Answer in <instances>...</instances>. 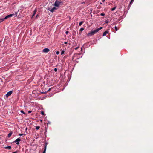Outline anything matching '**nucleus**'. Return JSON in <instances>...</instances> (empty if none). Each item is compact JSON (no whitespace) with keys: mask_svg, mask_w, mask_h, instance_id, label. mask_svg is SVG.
I'll return each mask as SVG.
<instances>
[{"mask_svg":"<svg viewBox=\"0 0 153 153\" xmlns=\"http://www.w3.org/2000/svg\"><path fill=\"white\" fill-rule=\"evenodd\" d=\"M12 132H10L8 135L7 137L8 138L10 137V136H11V135H12Z\"/></svg>","mask_w":153,"mask_h":153,"instance_id":"obj_12","label":"nucleus"},{"mask_svg":"<svg viewBox=\"0 0 153 153\" xmlns=\"http://www.w3.org/2000/svg\"><path fill=\"white\" fill-rule=\"evenodd\" d=\"M64 50L62 51L61 52V55H62L64 53Z\"/></svg>","mask_w":153,"mask_h":153,"instance_id":"obj_22","label":"nucleus"},{"mask_svg":"<svg viewBox=\"0 0 153 153\" xmlns=\"http://www.w3.org/2000/svg\"><path fill=\"white\" fill-rule=\"evenodd\" d=\"M20 112L21 113H23L24 114H25V113L23 110H21Z\"/></svg>","mask_w":153,"mask_h":153,"instance_id":"obj_19","label":"nucleus"},{"mask_svg":"<svg viewBox=\"0 0 153 153\" xmlns=\"http://www.w3.org/2000/svg\"><path fill=\"white\" fill-rule=\"evenodd\" d=\"M59 2L56 1H55L53 5L55 7H58L59 5Z\"/></svg>","mask_w":153,"mask_h":153,"instance_id":"obj_6","label":"nucleus"},{"mask_svg":"<svg viewBox=\"0 0 153 153\" xmlns=\"http://www.w3.org/2000/svg\"><path fill=\"white\" fill-rule=\"evenodd\" d=\"M110 22V21L109 20V19H107L105 21V22L106 23L108 24V23L109 22Z\"/></svg>","mask_w":153,"mask_h":153,"instance_id":"obj_17","label":"nucleus"},{"mask_svg":"<svg viewBox=\"0 0 153 153\" xmlns=\"http://www.w3.org/2000/svg\"><path fill=\"white\" fill-rule=\"evenodd\" d=\"M31 112H32V111H28V113H31Z\"/></svg>","mask_w":153,"mask_h":153,"instance_id":"obj_32","label":"nucleus"},{"mask_svg":"<svg viewBox=\"0 0 153 153\" xmlns=\"http://www.w3.org/2000/svg\"><path fill=\"white\" fill-rule=\"evenodd\" d=\"M11 147L10 146H8L7 147H4V148L5 149H10L11 148Z\"/></svg>","mask_w":153,"mask_h":153,"instance_id":"obj_13","label":"nucleus"},{"mask_svg":"<svg viewBox=\"0 0 153 153\" xmlns=\"http://www.w3.org/2000/svg\"><path fill=\"white\" fill-rule=\"evenodd\" d=\"M116 7H114L113 8H111V10L112 11H113L114 10L116 9Z\"/></svg>","mask_w":153,"mask_h":153,"instance_id":"obj_15","label":"nucleus"},{"mask_svg":"<svg viewBox=\"0 0 153 153\" xmlns=\"http://www.w3.org/2000/svg\"><path fill=\"white\" fill-rule=\"evenodd\" d=\"M27 127H26V128L25 130H27Z\"/></svg>","mask_w":153,"mask_h":153,"instance_id":"obj_38","label":"nucleus"},{"mask_svg":"<svg viewBox=\"0 0 153 153\" xmlns=\"http://www.w3.org/2000/svg\"><path fill=\"white\" fill-rule=\"evenodd\" d=\"M84 21H81L79 23V26H81L82 24L83 23Z\"/></svg>","mask_w":153,"mask_h":153,"instance_id":"obj_16","label":"nucleus"},{"mask_svg":"<svg viewBox=\"0 0 153 153\" xmlns=\"http://www.w3.org/2000/svg\"><path fill=\"white\" fill-rule=\"evenodd\" d=\"M79 48V47H76L75 48V50H77V49H78Z\"/></svg>","mask_w":153,"mask_h":153,"instance_id":"obj_27","label":"nucleus"},{"mask_svg":"<svg viewBox=\"0 0 153 153\" xmlns=\"http://www.w3.org/2000/svg\"><path fill=\"white\" fill-rule=\"evenodd\" d=\"M105 0H102V2H104L105 1Z\"/></svg>","mask_w":153,"mask_h":153,"instance_id":"obj_33","label":"nucleus"},{"mask_svg":"<svg viewBox=\"0 0 153 153\" xmlns=\"http://www.w3.org/2000/svg\"><path fill=\"white\" fill-rule=\"evenodd\" d=\"M84 30V28H81L80 30H79L80 31L82 32V31L83 30Z\"/></svg>","mask_w":153,"mask_h":153,"instance_id":"obj_20","label":"nucleus"},{"mask_svg":"<svg viewBox=\"0 0 153 153\" xmlns=\"http://www.w3.org/2000/svg\"><path fill=\"white\" fill-rule=\"evenodd\" d=\"M38 15H37L36 16V18H37V17H38Z\"/></svg>","mask_w":153,"mask_h":153,"instance_id":"obj_39","label":"nucleus"},{"mask_svg":"<svg viewBox=\"0 0 153 153\" xmlns=\"http://www.w3.org/2000/svg\"><path fill=\"white\" fill-rule=\"evenodd\" d=\"M50 51V49L48 48H45L43 49L42 51V52H43L47 53H48Z\"/></svg>","mask_w":153,"mask_h":153,"instance_id":"obj_5","label":"nucleus"},{"mask_svg":"<svg viewBox=\"0 0 153 153\" xmlns=\"http://www.w3.org/2000/svg\"><path fill=\"white\" fill-rule=\"evenodd\" d=\"M40 128V127L39 126H36V130H38Z\"/></svg>","mask_w":153,"mask_h":153,"instance_id":"obj_18","label":"nucleus"},{"mask_svg":"<svg viewBox=\"0 0 153 153\" xmlns=\"http://www.w3.org/2000/svg\"><path fill=\"white\" fill-rule=\"evenodd\" d=\"M51 89V88H50L48 91H50Z\"/></svg>","mask_w":153,"mask_h":153,"instance_id":"obj_35","label":"nucleus"},{"mask_svg":"<svg viewBox=\"0 0 153 153\" xmlns=\"http://www.w3.org/2000/svg\"><path fill=\"white\" fill-rule=\"evenodd\" d=\"M113 21L114 22H115L117 21V19L114 18L113 19Z\"/></svg>","mask_w":153,"mask_h":153,"instance_id":"obj_25","label":"nucleus"},{"mask_svg":"<svg viewBox=\"0 0 153 153\" xmlns=\"http://www.w3.org/2000/svg\"><path fill=\"white\" fill-rule=\"evenodd\" d=\"M23 135V134H19V135L20 136H22Z\"/></svg>","mask_w":153,"mask_h":153,"instance_id":"obj_29","label":"nucleus"},{"mask_svg":"<svg viewBox=\"0 0 153 153\" xmlns=\"http://www.w3.org/2000/svg\"><path fill=\"white\" fill-rule=\"evenodd\" d=\"M17 151H16L15 152H12V153H17Z\"/></svg>","mask_w":153,"mask_h":153,"instance_id":"obj_31","label":"nucleus"},{"mask_svg":"<svg viewBox=\"0 0 153 153\" xmlns=\"http://www.w3.org/2000/svg\"><path fill=\"white\" fill-rule=\"evenodd\" d=\"M100 15L101 16H104L105 15V14L104 13H102L100 14Z\"/></svg>","mask_w":153,"mask_h":153,"instance_id":"obj_21","label":"nucleus"},{"mask_svg":"<svg viewBox=\"0 0 153 153\" xmlns=\"http://www.w3.org/2000/svg\"><path fill=\"white\" fill-rule=\"evenodd\" d=\"M102 28V27L99 28L94 30L92 31L91 32H90L88 33L87 35L88 36H92V35H93L96 33H97Z\"/></svg>","mask_w":153,"mask_h":153,"instance_id":"obj_1","label":"nucleus"},{"mask_svg":"<svg viewBox=\"0 0 153 153\" xmlns=\"http://www.w3.org/2000/svg\"><path fill=\"white\" fill-rule=\"evenodd\" d=\"M48 10L50 11L51 12L53 13L54 11L55 10H57V8L55 7H54L51 9L50 7H48Z\"/></svg>","mask_w":153,"mask_h":153,"instance_id":"obj_2","label":"nucleus"},{"mask_svg":"<svg viewBox=\"0 0 153 153\" xmlns=\"http://www.w3.org/2000/svg\"><path fill=\"white\" fill-rule=\"evenodd\" d=\"M77 59H79V58H77Z\"/></svg>","mask_w":153,"mask_h":153,"instance_id":"obj_41","label":"nucleus"},{"mask_svg":"<svg viewBox=\"0 0 153 153\" xmlns=\"http://www.w3.org/2000/svg\"><path fill=\"white\" fill-rule=\"evenodd\" d=\"M108 31H106L105 32H104L103 33V36H106L107 33H108Z\"/></svg>","mask_w":153,"mask_h":153,"instance_id":"obj_11","label":"nucleus"},{"mask_svg":"<svg viewBox=\"0 0 153 153\" xmlns=\"http://www.w3.org/2000/svg\"><path fill=\"white\" fill-rule=\"evenodd\" d=\"M114 28H115V30H116V31H117L118 29L116 26H115V27Z\"/></svg>","mask_w":153,"mask_h":153,"instance_id":"obj_24","label":"nucleus"},{"mask_svg":"<svg viewBox=\"0 0 153 153\" xmlns=\"http://www.w3.org/2000/svg\"><path fill=\"white\" fill-rule=\"evenodd\" d=\"M134 0H131V1L129 5V8L131 5L133 3Z\"/></svg>","mask_w":153,"mask_h":153,"instance_id":"obj_8","label":"nucleus"},{"mask_svg":"<svg viewBox=\"0 0 153 153\" xmlns=\"http://www.w3.org/2000/svg\"><path fill=\"white\" fill-rule=\"evenodd\" d=\"M5 19L4 18H0V23L4 21Z\"/></svg>","mask_w":153,"mask_h":153,"instance_id":"obj_14","label":"nucleus"},{"mask_svg":"<svg viewBox=\"0 0 153 153\" xmlns=\"http://www.w3.org/2000/svg\"><path fill=\"white\" fill-rule=\"evenodd\" d=\"M17 12L16 13V14H15V15H16L15 16H17Z\"/></svg>","mask_w":153,"mask_h":153,"instance_id":"obj_36","label":"nucleus"},{"mask_svg":"<svg viewBox=\"0 0 153 153\" xmlns=\"http://www.w3.org/2000/svg\"><path fill=\"white\" fill-rule=\"evenodd\" d=\"M37 12V10L36 9H35L34 10L33 14L32 15V17H33L36 14V12Z\"/></svg>","mask_w":153,"mask_h":153,"instance_id":"obj_10","label":"nucleus"},{"mask_svg":"<svg viewBox=\"0 0 153 153\" xmlns=\"http://www.w3.org/2000/svg\"><path fill=\"white\" fill-rule=\"evenodd\" d=\"M14 14H10V15H8L7 16H6L5 17L4 19H7L8 18L10 17L13 16H14Z\"/></svg>","mask_w":153,"mask_h":153,"instance_id":"obj_7","label":"nucleus"},{"mask_svg":"<svg viewBox=\"0 0 153 153\" xmlns=\"http://www.w3.org/2000/svg\"><path fill=\"white\" fill-rule=\"evenodd\" d=\"M54 71H55V72H56L57 71V69L56 68H55L54 69Z\"/></svg>","mask_w":153,"mask_h":153,"instance_id":"obj_26","label":"nucleus"},{"mask_svg":"<svg viewBox=\"0 0 153 153\" xmlns=\"http://www.w3.org/2000/svg\"><path fill=\"white\" fill-rule=\"evenodd\" d=\"M46 149V145H45L44 146V151L42 153H45Z\"/></svg>","mask_w":153,"mask_h":153,"instance_id":"obj_9","label":"nucleus"},{"mask_svg":"<svg viewBox=\"0 0 153 153\" xmlns=\"http://www.w3.org/2000/svg\"><path fill=\"white\" fill-rule=\"evenodd\" d=\"M85 3L84 2H82V3Z\"/></svg>","mask_w":153,"mask_h":153,"instance_id":"obj_40","label":"nucleus"},{"mask_svg":"<svg viewBox=\"0 0 153 153\" xmlns=\"http://www.w3.org/2000/svg\"><path fill=\"white\" fill-rule=\"evenodd\" d=\"M64 43H65V44H67V42H64Z\"/></svg>","mask_w":153,"mask_h":153,"instance_id":"obj_37","label":"nucleus"},{"mask_svg":"<svg viewBox=\"0 0 153 153\" xmlns=\"http://www.w3.org/2000/svg\"><path fill=\"white\" fill-rule=\"evenodd\" d=\"M68 33H69V32H68V31H66V32H65V33H66V34H68Z\"/></svg>","mask_w":153,"mask_h":153,"instance_id":"obj_30","label":"nucleus"},{"mask_svg":"<svg viewBox=\"0 0 153 153\" xmlns=\"http://www.w3.org/2000/svg\"><path fill=\"white\" fill-rule=\"evenodd\" d=\"M41 93H42V94H45L46 93V92H41Z\"/></svg>","mask_w":153,"mask_h":153,"instance_id":"obj_34","label":"nucleus"},{"mask_svg":"<svg viewBox=\"0 0 153 153\" xmlns=\"http://www.w3.org/2000/svg\"><path fill=\"white\" fill-rule=\"evenodd\" d=\"M41 114L43 115H44V113L43 111H41Z\"/></svg>","mask_w":153,"mask_h":153,"instance_id":"obj_23","label":"nucleus"},{"mask_svg":"<svg viewBox=\"0 0 153 153\" xmlns=\"http://www.w3.org/2000/svg\"><path fill=\"white\" fill-rule=\"evenodd\" d=\"M101 4H102V3H101Z\"/></svg>","mask_w":153,"mask_h":153,"instance_id":"obj_42","label":"nucleus"},{"mask_svg":"<svg viewBox=\"0 0 153 153\" xmlns=\"http://www.w3.org/2000/svg\"><path fill=\"white\" fill-rule=\"evenodd\" d=\"M21 140L20 138H18L15 141H14V143H16L17 145H19V142L21 141Z\"/></svg>","mask_w":153,"mask_h":153,"instance_id":"obj_3","label":"nucleus"},{"mask_svg":"<svg viewBox=\"0 0 153 153\" xmlns=\"http://www.w3.org/2000/svg\"><path fill=\"white\" fill-rule=\"evenodd\" d=\"M13 91H10L7 93L6 94L5 96L7 97L9 96H10L12 93Z\"/></svg>","mask_w":153,"mask_h":153,"instance_id":"obj_4","label":"nucleus"},{"mask_svg":"<svg viewBox=\"0 0 153 153\" xmlns=\"http://www.w3.org/2000/svg\"><path fill=\"white\" fill-rule=\"evenodd\" d=\"M56 54L57 55H58V54H59V51H57L56 52Z\"/></svg>","mask_w":153,"mask_h":153,"instance_id":"obj_28","label":"nucleus"}]
</instances>
